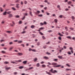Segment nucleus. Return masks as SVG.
I'll list each match as a JSON object with an SVG mask.
<instances>
[{
    "mask_svg": "<svg viewBox=\"0 0 75 75\" xmlns=\"http://www.w3.org/2000/svg\"><path fill=\"white\" fill-rule=\"evenodd\" d=\"M53 71V69H52L50 70L49 71V72H51L52 73H53V74H55V72L57 73V71L56 70H54V71Z\"/></svg>",
    "mask_w": 75,
    "mask_h": 75,
    "instance_id": "nucleus-1",
    "label": "nucleus"
},
{
    "mask_svg": "<svg viewBox=\"0 0 75 75\" xmlns=\"http://www.w3.org/2000/svg\"><path fill=\"white\" fill-rule=\"evenodd\" d=\"M8 10H9V9H6V11L4 13L3 15H4V16L6 15V14H7V12H6L7 11H8Z\"/></svg>",
    "mask_w": 75,
    "mask_h": 75,
    "instance_id": "nucleus-2",
    "label": "nucleus"
},
{
    "mask_svg": "<svg viewBox=\"0 0 75 75\" xmlns=\"http://www.w3.org/2000/svg\"><path fill=\"white\" fill-rule=\"evenodd\" d=\"M13 17V15L11 14H9L8 15V17L9 18H11L12 17Z\"/></svg>",
    "mask_w": 75,
    "mask_h": 75,
    "instance_id": "nucleus-3",
    "label": "nucleus"
},
{
    "mask_svg": "<svg viewBox=\"0 0 75 75\" xmlns=\"http://www.w3.org/2000/svg\"><path fill=\"white\" fill-rule=\"evenodd\" d=\"M57 64L56 63L53 62L52 63L51 65L53 66H56V65H57Z\"/></svg>",
    "mask_w": 75,
    "mask_h": 75,
    "instance_id": "nucleus-4",
    "label": "nucleus"
},
{
    "mask_svg": "<svg viewBox=\"0 0 75 75\" xmlns=\"http://www.w3.org/2000/svg\"><path fill=\"white\" fill-rule=\"evenodd\" d=\"M35 26L34 25H32L30 26L31 28H32V29H33V28H35Z\"/></svg>",
    "mask_w": 75,
    "mask_h": 75,
    "instance_id": "nucleus-5",
    "label": "nucleus"
},
{
    "mask_svg": "<svg viewBox=\"0 0 75 75\" xmlns=\"http://www.w3.org/2000/svg\"><path fill=\"white\" fill-rule=\"evenodd\" d=\"M16 8H20V7L19 6V4H16Z\"/></svg>",
    "mask_w": 75,
    "mask_h": 75,
    "instance_id": "nucleus-6",
    "label": "nucleus"
},
{
    "mask_svg": "<svg viewBox=\"0 0 75 75\" xmlns=\"http://www.w3.org/2000/svg\"><path fill=\"white\" fill-rule=\"evenodd\" d=\"M40 13V11H37V12H35V14H38Z\"/></svg>",
    "mask_w": 75,
    "mask_h": 75,
    "instance_id": "nucleus-7",
    "label": "nucleus"
},
{
    "mask_svg": "<svg viewBox=\"0 0 75 75\" xmlns=\"http://www.w3.org/2000/svg\"><path fill=\"white\" fill-rule=\"evenodd\" d=\"M18 54L20 56H21V55H23V54L22 53H18Z\"/></svg>",
    "mask_w": 75,
    "mask_h": 75,
    "instance_id": "nucleus-8",
    "label": "nucleus"
},
{
    "mask_svg": "<svg viewBox=\"0 0 75 75\" xmlns=\"http://www.w3.org/2000/svg\"><path fill=\"white\" fill-rule=\"evenodd\" d=\"M43 58L45 59H49V58L47 57H43Z\"/></svg>",
    "mask_w": 75,
    "mask_h": 75,
    "instance_id": "nucleus-9",
    "label": "nucleus"
},
{
    "mask_svg": "<svg viewBox=\"0 0 75 75\" xmlns=\"http://www.w3.org/2000/svg\"><path fill=\"white\" fill-rule=\"evenodd\" d=\"M46 72L47 74H48V75H51L52 74H51V73L50 72H48L47 71H46Z\"/></svg>",
    "mask_w": 75,
    "mask_h": 75,
    "instance_id": "nucleus-10",
    "label": "nucleus"
},
{
    "mask_svg": "<svg viewBox=\"0 0 75 75\" xmlns=\"http://www.w3.org/2000/svg\"><path fill=\"white\" fill-rule=\"evenodd\" d=\"M24 68L23 66H21L20 67H18L19 69H23Z\"/></svg>",
    "mask_w": 75,
    "mask_h": 75,
    "instance_id": "nucleus-11",
    "label": "nucleus"
},
{
    "mask_svg": "<svg viewBox=\"0 0 75 75\" xmlns=\"http://www.w3.org/2000/svg\"><path fill=\"white\" fill-rule=\"evenodd\" d=\"M15 62H21V60H18L16 61Z\"/></svg>",
    "mask_w": 75,
    "mask_h": 75,
    "instance_id": "nucleus-12",
    "label": "nucleus"
},
{
    "mask_svg": "<svg viewBox=\"0 0 75 75\" xmlns=\"http://www.w3.org/2000/svg\"><path fill=\"white\" fill-rule=\"evenodd\" d=\"M61 67V65H58L56 66H54V67H55L56 68H57L58 67Z\"/></svg>",
    "mask_w": 75,
    "mask_h": 75,
    "instance_id": "nucleus-13",
    "label": "nucleus"
},
{
    "mask_svg": "<svg viewBox=\"0 0 75 75\" xmlns=\"http://www.w3.org/2000/svg\"><path fill=\"white\" fill-rule=\"evenodd\" d=\"M58 57H59V58H60V59H62V58H63V57H62V56H58Z\"/></svg>",
    "mask_w": 75,
    "mask_h": 75,
    "instance_id": "nucleus-14",
    "label": "nucleus"
},
{
    "mask_svg": "<svg viewBox=\"0 0 75 75\" xmlns=\"http://www.w3.org/2000/svg\"><path fill=\"white\" fill-rule=\"evenodd\" d=\"M36 66L37 67H39L40 66V63H38L36 64Z\"/></svg>",
    "mask_w": 75,
    "mask_h": 75,
    "instance_id": "nucleus-15",
    "label": "nucleus"
},
{
    "mask_svg": "<svg viewBox=\"0 0 75 75\" xmlns=\"http://www.w3.org/2000/svg\"><path fill=\"white\" fill-rule=\"evenodd\" d=\"M4 64H9V62H4Z\"/></svg>",
    "mask_w": 75,
    "mask_h": 75,
    "instance_id": "nucleus-16",
    "label": "nucleus"
},
{
    "mask_svg": "<svg viewBox=\"0 0 75 75\" xmlns=\"http://www.w3.org/2000/svg\"><path fill=\"white\" fill-rule=\"evenodd\" d=\"M65 71H71V69H66Z\"/></svg>",
    "mask_w": 75,
    "mask_h": 75,
    "instance_id": "nucleus-17",
    "label": "nucleus"
},
{
    "mask_svg": "<svg viewBox=\"0 0 75 75\" xmlns=\"http://www.w3.org/2000/svg\"><path fill=\"white\" fill-rule=\"evenodd\" d=\"M6 32L7 33H12V32H11V31H6Z\"/></svg>",
    "mask_w": 75,
    "mask_h": 75,
    "instance_id": "nucleus-18",
    "label": "nucleus"
},
{
    "mask_svg": "<svg viewBox=\"0 0 75 75\" xmlns=\"http://www.w3.org/2000/svg\"><path fill=\"white\" fill-rule=\"evenodd\" d=\"M13 48V47H11L10 48H9V51H11Z\"/></svg>",
    "mask_w": 75,
    "mask_h": 75,
    "instance_id": "nucleus-19",
    "label": "nucleus"
},
{
    "mask_svg": "<svg viewBox=\"0 0 75 75\" xmlns=\"http://www.w3.org/2000/svg\"><path fill=\"white\" fill-rule=\"evenodd\" d=\"M27 61H23V63L24 64H26L27 63Z\"/></svg>",
    "mask_w": 75,
    "mask_h": 75,
    "instance_id": "nucleus-20",
    "label": "nucleus"
},
{
    "mask_svg": "<svg viewBox=\"0 0 75 75\" xmlns=\"http://www.w3.org/2000/svg\"><path fill=\"white\" fill-rule=\"evenodd\" d=\"M58 21V20H57V19H55L54 20V21H55V23H57V21Z\"/></svg>",
    "mask_w": 75,
    "mask_h": 75,
    "instance_id": "nucleus-21",
    "label": "nucleus"
},
{
    "mask_svg": "<svg viewBox=\"0 0 75 75\" xmlns=\"http://www.w3.org/2000/svg\"><path fill=\"white\" fill-rule=\"evenodd\" d=\"M1 53L2 54H6V52L4 51H2L1 52Z\"/></svg>",
    "mask_w": 75,
    "mask_h": 75,
    "instance_id": "nucleus-22",
    "label": "nucleus"
},
{
    "mask_svg": "<svg viewBox=\"0 0 75 75\" xmlns=\"http://www.w3.org/2000/svg\"><path fill=\"white\" fill-rule=\"evenodd\" d=\"M25 33H26V31H23L21 33V34H25Z\"/></svg>",
    "mask_w": 75,
    "mask_h": 75,
    "instance_id": "nucleus-23",
    "label": "nucleus"
},
{
    "mask_svg": "<svg viewBox=\"0 0 75 75\" xmlns=\"http://www.w3.org/2000/svg\"><path fill=\"white\" fill-rule=\"evenodd\" d=\"M58 40H60V41H61V38L60 36H59L58 38Z\"/></svg>",
    "mask_w": 75,
    "mask_h": 75,
    "instance_id": "nucleus-24",
    "label": "nucleus"
},
{
    "mask_svg": "<svg viewBox=\"0 0 75 75\" xmlns=\"http://www.w3.org/2000/svg\"><path fill=\"white\" fill-rule=\"evenodd\" d=\"M43 68H45L46 67V66L44 64H43L42 65Z\"/></svg>",
    "mask_w": 75,
    "mask_h": 75,
    "instance_id": "nucleus-25",
    "label": "nucleus"
},
{
    "mask_svg": "<svg viewBox=\"0 0 75 75\" xmlns=\"http://www.w3.org/2000/svg\"><path fill=\"white\" fill-rule=\"evenodd\" d=\"M6 69L7 70H8L9 69H11V67L7 68V67H6Z\"/></svg>",
    "mask_w": 75,
    "mask_h": 75,
    "instance_id": "nucleus-26",
    "label": "nucleus"
},
{
    "mask_svg": "<svg viewBox=\"0 0 75 75\" xmlns=\"http://www.w3.org/2000/svg\"><path fill=\"white\" fill-rule=\"evenodd\" d=\"M0 9L1 11V12H3V8H0Z\"/></svg>",
    "mask_w": 75,
    "mask_h": 75,
    "instance_id": "nucleus-27",
    "label": "nucleus"
},
{
    "mask_svg": "<svg viewBox=\"0 0 75 75\" xmlns=\"http://www.w3.org/2000/svg\"><path fill=\"white\" fill-rule=\"evenodd\" d=\"M58 34V35H59V36H63V35H62L60 33H59Z\"/></svg>",
    "mask_w": 75,
    "mask_h": 75,
    "instance_id": "nucleus-28",
    "label": "nucleus"
},
{
    "mask_svg": "<svg viewBox=\"0 0 75 75\" xmlns=\"http://www.w3.org/2000/svg\"><path fill=\"white\" fill-rule=\"evenodd\" d=\"M15 17L16 18H19L20 16H19L18 15H16L15 16Z\"/></svg>",
    "mask_w": 75,
    "mask_h": 75,
    "instance_id": "nucleus-29",
    "label": "nucleus"
},
{
    "mask_svg": "<svg viewBox=\"0 0 75 75\" xmlns=\"http://www.w3.org/2000/svg\"><path fill=\"white\" fill-rule=\"evenodd\" d=\"M12 10H14V11H15V10H16V8L13 7L12 8Z\"/></svg>",
    "mask_w": 75,
    "mask_h": 75,
    "instance_id": "nucleus-30",
    "label": "nucleus"
},
{
    "mask_svg": "<svg viewBox=\"0 0 75 75\" xmlns=\"http://www.w3.org/2000/svg\"><path fill=\"white\" fill-rule=\"evenodd\" d=\"M37 58H36L34 59V62H35L36 61H37Z\"/></svg>",
    "mask_w": 75,
    "mask_h": 75,
    "instance_id": "nucleus-31",
    "label": "nucleus"
},
{
    "mask_svg": "<svg viewBox=\"0 0 75 75\" xmlns=\"http://www.w3.org/2000/svg\"><path fill=\"white\" fill-rule=\"evenodd\" d=\"M42 38L43 39V40H45L46 39L45 37H44V36H43L42 37Z\"/></svg>",
    "mask_w": 75,
    "mask_h": 75,
    "instance_id": "nucleus-32",
    "label": "nucleus"
},
{
    "mask_svg": "<svg viewBox=\"0 0 75 75\" xmlns=\"http://www.w3.org/2000/svg\"><path fill=\"white\" fill-rule=\"evenodd\" d=\"M46 54H47V55H51V54L48 52L46 53Z\"/></svg>",
    "mask_w": 75,
    "mask_h": 75,
    "instance_id": "nucleus-33",
    "label": "nucleus"
},
{
    "mask_svg": "<svg viewBox=\"0 0 75 75\" xmlns=\"http://www.w3.org/2000/svg\"><path fill=\"white\" fill-rule=\"evenodd\" d=\"M33 68V67H30L28 69V70H30V69H31Z\"/></svg>",
    "mask_w": 75,
    "mask_h": 75,
    "instance_id": "nucleus-34",
    "label": "nucleus"
},
{
    "mask_svg": "<svg viewBox=\"0 0 75 75\" xmlns=\"http://www.w3.org/2000/svg\"><path fill=\"white\" fill-rule=\"evenodd\" d=\"M17 74H18L17 72H15L13 73V74L14 75H17Z\"/></svg>",
    "mask_w": 75,
    "mask_h": 75,
    "instance_id": "nucleus-35",
    "label": "nucleus"
},
{
    "mask_svg": "<svg viewBox=\"0 0 75 75\" xmlns=\"http://www.w3.org/2000/svg\"><path fill=\"white\" fill-rule=\"evenodd\" d=\"M24 4H27V1H24Z\"/></svg>",
    "mask_w": 75,
    "mask_h": 75,
    "instance_id": "nucleus-36",
    "label": "nucleus"
},
{
    "mask_svg": "<svg viewBox=\"0 0 75 75\" xmlns=\"http://www.w3.org/2000/svg\"><path fill=\"white\" fill-rule=\"evenodd\" d=\"M53 61H58V59H54Z\"/></svg>",
    "mask_w": 75,
    "mask_h": 75,
    "instance_id": "nucleus-37",
    "label": "nucleus"
},
{
    "mask_svg": "<svg viewBox=\"0 0 75 75\" xmlns=\"http://www.w3.org/2000/svg\"><path fill=\"white\" fill-rule=\"evenodd\" d=\"M11 13V11H9L8 12H7V13L8 14H10V13Z\"/></svg>",
    "mask_w": 75,
    "mask_h": 75,
    "instance_id": "nucleus-38",
    "label": "nucleus"
},
{
    "mask_svg": "<svg viewBox=\"0 0 75 75\" xmlns=\"http://www.w3.org/2000/svg\"><path fill=\"white\" fill-rule=\"evenodd\" d=\"M69 49L70 50H73V48H72V47H70Z\"/></svg>",
    "mask_w": 75,
    "mask_h": 75,
    "instance_id": "nucleus-39",
    "label": "nucleus"
},
{
    "mask_svg": "<svg viewBox=\"0 0 75 75\" xmlns=\"http://www.w3.org/2000/svg\"><path fill=\"white\" fill-rule=\"evenodd\" d=\"M29 51H32L33 50L31 49V48H30L29 49Z\"/></svg>",
    "mask_w": 75,
    "mask_h": 75,
    "instance_id": "nucleus-40",
    "label": "nucleus"
},
{
    "mask_svg": "<svg viewBox=\"0 0 75 75\" xmlns=\"http://www.w3.org/2000/svg\"><path fill=\"white\" fill-rule=\"evenodd\" d=\"M63 16V15H61L60 16H59V17L60 18H62Z\"/></svg>",
    "mask_w": 75,
    "mask_h": 75,
    "instance_id": "nucleus-41",
    "label": "nucleus"
},
{
    "mask_svg": "<svg viewBox=\"0 0 75 75\" xmlns=\"http://www.w3.org/2000/svg\"><path fill=\"white\" fill-rule=\"evenodd\" d=\"M65 30H66L68 31V28L66 26L65 27Z\"/></svg>",
    "mask_w": 75,
    "mask_h": 75,
    "instance_id": "nucleus-42",
    "label": "nucleus"
},
{
    "mask_svg": "<svg viewBox=\"0 0 75 75\" xmlns=\"http://www.w3.org/2000/svg\"><path fill=\"white\" fill-rule=\"evenodd\" d=\"M71 1H69L68 3V4H71Z\"/></svg>",
    "mask_w": 75,
    "mask_h": 75,
    "instance_id": "nucleus-43",
    "label": "nucleus"
},
{
    "mask_svg": "<svg viewBox=\"0 0 75 75\" xmlns=\"http://www.w3.org/2000/svg\"><path fill=\"white\" fill-rule=\"evenodd\" d=\"M70 30H74V28H70Z\"/></svg>",
    "mask_w": 75,
    "mask_h": 75,
    "instance_id": "nucleus-44",
    "label": "nucleus"
},
{
    "mask_svg": "<svg viewBox=\"0 0 75 75\" xmlns=\"http://www.w3.org/2000/svg\"><path fill=\"white\" fill-rule=\"evenodd\" d=\"M23 42V41H18V43H21V42Z\"/></svg>",
    "mask_w": 75,
    "mask_h": 75,
    "instance_id": "nucleus-45",
    "label": "nucleus"
},
{
    "mask_svg": "<svg viewBox=\"0 0 75 75\" xmlns=\"http://www.w3.org/2000/svg\"><path fill=\"white\" fill-rule=\"evenodd\" d=\"M32 12L31 11L30 12V14L31 16H33V14H32Z\"/></svg>",
    "mask_w": 75,
    "mask_h": 75,
    "instance_id": "nucleus-46",
    "label": "nucleus"
},
{
    "mask_svg": "<svg viewBox=\"0 0 75 75\" xmlns=\"http://www.w3.org/2000/svg\"><path fill=\"white\" fill-rule=\"evenodd\" d=\"M21 46H22V47H25L24 45L23 44H21Z\"/></svg>",
    "mask_w": 75,
    "mask_h": 75,
    "instance_id": "nucleus-47",
    "label": "nucleus"
},
{
    "mask_svg": "<svg viewBox=\"0 0 75 75\" xmlns=\"http://www.w3.org/2000/svg\"><path fill=\"white\" fill-rule=\"evenodd\" d=\"M19 1H20L19 0H17L16 1V3H18Z\"/></svg>",
    "mask_w": 75,
    "mask_h": 75,
    "instance_id": "nucleus-48",
    "label": "nucleus"
},
{
    "mask_svg": "<svg viewBox=\"0 0 75 75\" xmlns=\"http://www.w3.org/2000/svg\"><path fill=\"white\" fill-rule=\"evenodd\" d=\"M68 54H69V55H71V52H68Z\"/></svg>",
    "mask_w": 75,
    "mask_h": 75,
    "instance_id": "nucleus-49",
    "label": "nucleus"
},
{
    "mask_svg": "<svg viewBox=\"0 0 75 75\" xmlns=\"http://www.w3.org/2000/svg\"><path fill=\"white\" fill-rule=\"evenodd\" d=\"M9 44H10V45H11L12 44H13V43L11 42H10L9 43Z\"/></svg>",
    "mask_w": 75,
    "mask_h": 75,
    "instance_id": "nucleus-50",
    "label": "nucleus"
},
{
    "mask_svg": "<svg viewBox=\"0 0 75 75\" xmlns=\"http://www.w3.org/2000/svg\"><path fill=\"white\" fill-rule=\"evenodd\" d=\"M63 48L64 49H67V47L65 46H63Z\"/></svg>",
    "mask_w": 75,
    "mask_h": 75,
    "instance_id": "nucleus-51",
    "label": "nucleus"
},
{
    "mask_svg": "<svg viewBox=\"0 0 75 75\" xmlns=\"http://www.w3.org/2000/svg\"><path fill=\"white\" fill-rule=\"evenodd\" d=\"M40 24L42 26V25H44V23H40Z\"/></svg>",
    "mask_w": 75,
    "mask_h": 75,
    "instance_id": "nucleus-52",
    "label": "nucleus"
},
{
    "mask_svg": "<svg viewBox=\"0 0 75 75\" xmlns=\"http://www.w3.org/2000/svg\"><path fill=\"white\" fill-rule=\"evenodd\" d=\"M43 29H44V28H39V30H43Z\"/></svg>",
    "mask_w": 75,
    "mask_h": 75,
    "instance_id": "nucleus-53",
    "label": "nucleus"
},
{
    "mask_svg": "<svg viewBox=\"0 0 75 75\" xmlns=\"http://www.w3.org/2000/svg\"><path fill=\"white\" fill-rule=\"evenodd\" d=\"M65 34L67 35H68V33L67 32H66L65 33Z\"/></svg>",
    "mask_w": 75,
    "mask_h": 75,
    "instance_id": "nucleus-54",
    "label": "nucleus"
},
{
    "mask_svg": "<svg viewBox=\"0 0 75 75\" xmlns=\"http://www.w3.org/2000/svg\"><path fill=\"white\" fill-rule=\"evenodd\" d=\"M66 65H67V66H68V67H70V66H69V64H66Z\"/></svg>",
    "mask_w": 75,
    "mask_h": 75,
    "instance_id": "nucleus-55",
    "label": "nucleus"
},
{
    "mask_svg": "<svg viewBox=\"0 0 75 75\" xmlns=\"http://www.w3.org/2000/svg\"><path fill=\"white\" fill-rule=\"evenodd\" d=\"M65 11H68L69 10V9L68 8H66L65 9Z\"/></svg>",
    "mask_w": 75,
    "mask_h": 75,
    "instance_id": "nucleus-56",
    "label": "nucleus"
},
{
    "mask_svg": "<svg viewBox=\"0 0 75 75\" xmlns=\"http://www.w3.org/2000/svg\"><path fill=\"white\" fill-rule=\"evenodd\" d=\"M71 18H72V19H75V17H74V16H72Z\"/></svg>",
    "mask_w": 75,
    "mask_h": 75,
    "instance_id": "nucleus-57",
    "label": "nucleus"
},
{
    "mask_svg": "<svg viewBox=\"0 0 75 75\" xmlns=\"http://www.w3.org/2000/svg\"><path fill=\"white\" fill-rule=\"evenodd\" d=\"M38 16L39 17H42V15H41V14L39 15H38Z\"/></svg>",
    "mask_w": 75,
    "mask_h": 75,
    "instance_id": "nucleus-58",
    "label": "nucleus"
},
{
    "mask_svg": "<svg viewBox=\"0 0 75 75\" xmlns=\"http://www.w3.org/2000/svg\"><path fill=\"white\" fill-rule=\"evenodd\" d=\"M22 11H25V9H22Z\"/></svg>",
    "mask_w": 75,
    "mask_h": 75,
    "instance_id": "nucleus-59",
    "label": "nucleus"
},
{
    "mask_svg": "<svg viewBox=\"0 0 75 75\" xmlns=\"http://www.w3.org/2000/svg\"><path fill=\"white\" fill-rule=\"evenodd\" d=\"M40 43L39 42L37 43V45H38V46L40 45Z\"/></svg>",
    "mask_w": 75,
    "mask_h": 75,
    "instance_id": "nucleus-60",
    "label": "nucleus"
},
{
    "mask_svg": "<svg viewBox=\"0 0 75 75\" xmlns=\"http://www.w3.org/2000/svg\"><path fill=\"white\" fill-rule=\"evenodd\" d=\"M32 51L33 52H36V51L35 50H32Z\"/></svg>",
    "mask_w": 75,
    "mask_h": 75,
    "instance_id": "nucleus-61",
    "label": "nucleus"
},
{
    "mask_svg": "<svg viewBox=\"0 0 75 75\" xmlns=\"http://www.w3.org/2000/svg\"><path fill=\"white\" fill-rule=\"evenodd\" d=\"M12 23L13 25H15V24H15V23H14V22L13 21H12Z\"/></svg>",
    "mask_w": 75,
    "mask_h": 75,
    "instance_id": "nucleus-62",
    "label": "nucleus"
},
{
    "mask_svg": "<svg viewBox=\"0 0 75 75\" xmlns=\"http://www.w3.org/2000/svg\"><path fill=\"white\" fill-rule=\"evenodd\" d=\"M44 24L46 25V24H47V22H44Z\"/></svg>",
    "mask_w": 75,
    "mask_h": 75,
    "instance_id": "nucleus-63",
    "label": "nucleus"
},
{
    "mask_svg": "<svg viewBox=\"0 0 75 75\" xmlns=\"http://www.w3.org/2000/svg\"><path fill=\"white\" fill-rule=\"evenodd\" d=\"M44 9H45V10H47V7H44Z\"/></svg>",
    "mask_w": 75,
    "mask_h": 75,
    "instance_id": "nucleus-64",
    "label": "nucleus"
}]
</instances>
